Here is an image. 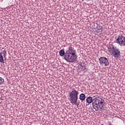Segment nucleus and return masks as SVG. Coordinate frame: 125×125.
<instances>
[{"label": "nucleus", "instance_id": "3", "mask_svg": "<svg viewBox=\"0 0 125 125\" xmlns=\"http://www.w3.org/2000/svg\"><path fill=\"white\" fill-rule=\"evenodd\" d=\"M79 91H77L75 89H72L71 92L69 93V97L70 103L74 104L79 106V104H77V102L78 101V95H79Z\"/></svg>", "mask_w": 125, "mask_h": 125}, {"label": "nucleus", "instance_id": "13", "mask_svg": "<svg viewBox=\"0 0 125 125\" xmlns=\"http://www.w3.org/2000/svg\"><path fill=\"white\" fill-rule=\"evenodd\" d=\"M97 33H99V29H98L97 30H96Z\"/></svg>", "mask_w": 125, "mask_h": 125}, {"label": "nucleus", "instance_id": "15", "mask_svg": "<svg viewBox=\"0 0 125 125\" xmlns=\"http://www.w3.org/2000/svg\"><path fill=\"white\" fill-rule=\"evenodd\" d=\"M101 125H103V124H102Z\"/></svg>", "mask_w": 125, "mask_h": 125}, {"label": "nucleus", "instance_id": "4", "mask_svg": "<svg viewBox=\"0 0 125 125\" xmlns=\"http://www.w3.org/2000/svg\"><path fill=\"white\" fill-rule=\"evenodd\" d=\"M109 52H110L111 55L114 56V58H119L121 55V51L119 48L114 45H111L108 48Z\"/></svg>", "mask_w": 125, "mask_h": 125}, {"label": "nucleus", "instance_id": "6", "mask_svg": "<svg viewBox=\"0 0 125 125\" xmlns=\"http://www.w3.org/2000/svg\"><path fill=\"white\" fill-rule=\"evenodd\" d=\"M99 61H100V63L102 66L104 65L105 67L107 66H109V61H108V59L105 57H101L99 59Z\"/></svg>", "mask_w": 125, "mask_h": 125}, {"label": "nucleus", "instance_id": "10", "mask_svg": "<svg viewBox=\"0 0 125 125\" xmlns=\"http://www.w3.org/2000/svg\"><path fill=\"white\" fill-rule=\"evenodd\" d=\"M0 63H4V60H3V56L2 54L0 52Z\"/></svg>", "mask_w": 125, "mask_h": 125}, {"label": "nucleus", "instance_id": "7", "mask_svg": "<svg viewBox=\"0 0 125 125\" xmlns=\"http://www.w3.org/2000/svg\"><path fill=\"white\" fill-rule=\"evenodd\" d=\"M78 69L80 71H84L85 70V66H84V63H81L78 65Z\"/></svg>", "mask_w": 125, "mask_h": 125}, {"label": "nucleus", "instance_id": "1", "mask_svg": "<svg viewBox=\"0 0 125 125\" xmlns=\"http://www.w3.org/2000/svg\"><path fill=\"white\" fill-rule=\"evenodd\" d=\"M86 101L88 104L92 103V107L96 112L97 111H100V112L104 111V104H103L104 102L102 101V98L98 97L92 99L91 97H88Z\"/></svg>", "mask_w": 125, "mask_h": 125}, {"label": "nucleus", "instance_id": "14", "mask_svg": "<svg viewBox=\"0 0 125 125\" xmlns=\"http://www.w3.org/2000/svg\"><path fill=\"white\" fill-rule=\"evenodd\" d=\"M101 33H102V31H103V30H102V27L101 28Z\"/></svg>", "mask_w": 125, "mask_h": 125}, {"label": "nucleus", "instance_id": "11", "mask_svg": "<svg viewBox=\"0 0 125 125\" xmlns=\"http://www.w3.org/2000/svg\"><path fill=\"white\" fill-rule=\"evenodd\" d=\"M3 83H4V79L1 77H0V85L2 84Z\"/></svg>", "mask_w": 125, "mask_h": 125}, {"label": "nucleus", "instance_id": "5", "mask_svg": "<svg viewBox=\"0 0 125 125\" xmlns=\"http://www.w3.org/2000/svg\"><path fill=\"white\" fill-rule=\"evenodd\" d=\"M116 42L121 46L125 45V35H120L116 40Z\"/></svg>", "mask_w": 125, "mask_h": 125}, {"label": "nucleus", "instance_id": "9", "mask_svg": "<svg viewBox=\"0 0 125 125\" xmlns=\"http://www.w3.org/2000/svg\"><path fill=\"white\" fill-rule=\"evenodd\" d=\"M59 53H60V56H63V58H64V56L66 55V53H65V51H64V50L63 49L61 50L59 52Z\"/></svg>", "mask_w": 125, "mask_h": 125}, {"label": "nucleus", "instance_id": "2", "mask_svg": "<svg viewBox=\"0 0 125 125\" xmlns=\"http://www.w3.org/2000/svg\"><path fill=\"white\" fill-rule=\"evenodd\" d=\"M77 58H78V56L76 55V50L73 47L70 46L65 52L63 59L67 62L73 63V62L77 61Z\"/></svg>", "mask_w": 125, "mask_h": 125}, {"label": "nucleus", "instance_id": "12", "mask_svg": "<svg viewBox=\"0 0 125 125\" xmlns=\"http://www.w3.org/2000/svg\"><path fill=\"white\" fill-rule=\"evenodd\" d=\"M2 53L3 55L4 58H5V57H6V51L5 50L3 51Z\"/></svg>", "mask_w": 125, "mask_h": 125}, {"label": "nucleus", "instance_id": "8", "mask_svg": "<svg viewBox=\"0 0 125 125\" xmlns=\"http://www.w3.org/2000/svg\"><path fill=\"white\" fill-rule=\"evenodd\" d=\"M79 99L81 100L82 102H83V100H85V95L83 93L81 94L79 96Z\"/></svg>", "mask_w": 125, "mask_h": 125}]
</instances>
